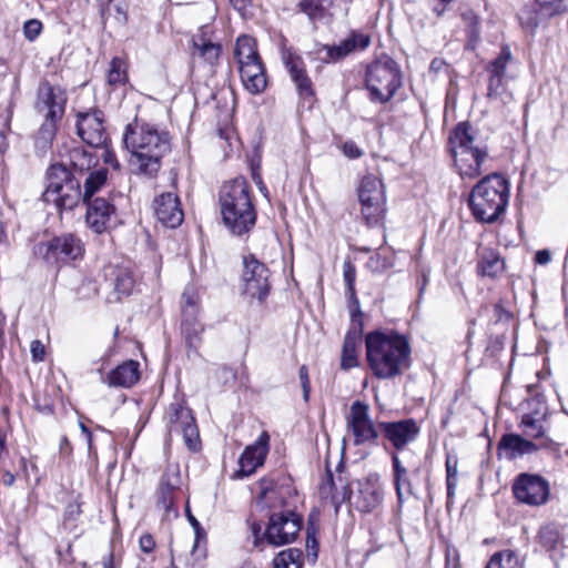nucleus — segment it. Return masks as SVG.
<instances>
[{
  "instance_id": "2",
  "label": "nucleus",
  "mask_w": 568,
  "mask_h": 568,
  "mask_svg": "<svg viewBox=\"0 0 568 568\" xmlns=\"http://www.w3.org/2000/svg\"><path fill=\"white\" fill-rule=\"evenodd\" d=\"M365 346L368 367L379 379L394 378L409 367V342L397 332H369L365 336Z\"/></svg>"
},
{
  "instance_id": "39",
  "label": "nucleus",
  "mask_w": 568,
  "mask_h": 568,
  "mask_svg": "<svg viewBox=\"0 0 568 568\" xmlns=\"http://www.w3.org/2000/svg\"><path fill=\"white\" fill-rule=\"evenodd\" d=\"M69 158L70 165L72 166L74 174H83L84 172L90 171L95 164V156L82 148L72 149L69 153Z\"/></svg>"
},
{
  "instance_id": "46",
  "label": "nucleus",
  "mask_w": 568,
  "mask_h": 568,
  "mask_svg": "<svg viewBox=\"0 0 568 568\" xmlns=\"http://www.w3.org/2000/svg\"><path fill=\"white\" fill-rule=\"evenodd\" d=\"M182 332L185 336L186 343L190 347L196 348L200 335L203 332L202 324L194 320V324L190 326H183Z\"/></svg>"
},
{
  "instance_id": "42",
  "label": "nucleus",
  "mask_w": 568,
  "mask_h": 568,
  "mask_svg": "<svg viewBox=\"0 0 568 568\" xmlns=\"http://www.w3.org/2000/svg\"><path fill=\"white\" fill-rule=\"evenodd\" d=\"M511 59L513 54L510 52V48L508 45H504L498 57L488 63V65L486 67V71L488 72L489 75L505 77L506 69Z\"/></svg>"
},
{
  "instance_id": "16",
  "label": "nucleus",
  "mask_w": 568,
  "mask_h": 568,
  "mask_svg": "<svg viewBox=\"0 0 568 568\" xmlns=\"http://www.w3.org/2000/svg\"><path fill=\"white\" fill-rule=\"evenodd\" d=\"M347 428L354 437V445H377L381 429L369 417V407L361 400H355L346 418Z\"/></svg>"
},
{
  "instance_id": "14",
  "label": "nucleus",
  "mask_w": 568,
  "mask_h": 568,
  "mask_svg": "<svg viewBox=\"0 0 568 568\" xmlns=\"http://www.w3.org/2000/svg\"><path fill=\"white\" fill-rule=\"evenodd\" d=\"M302 524V517L294 511L272 513L264 530L265 540L274 547L291 544L297 538Z\"/></svg>"
},
{
  "instance_id": "30",
  "label": "nucleus",
  "mask_w": 568,
  "mask_h": 568,
  "mask_svg": "<svg viewBox=\"0 0 568 568\" xmlns=\"http://www.w3.org/2000/svg\"><path fill=\"white\" fill-rule=\"evenodd\" d=\"M505 268V260L497 250L485 246L478 247L476 271L479 276L495 280L503 275Z\"/></svg>"
},
{
  "instance_id": "31",
  "label": "nucleus",
  "mask_w": 568,
  "mask_h": 568,
  "mask_svg": "<svg viewBox=\"0 0 568 568\" xmlns=\"http://www.w3.org/2000/svg\"><path fill=\"white\" fill-rule=\"evenodd\" d=\"M139 363L126 361L112 369L105 377V383L111 387H131L140 378Z\"/></svg>"
},
{
  "instance_id": "63",
  "label": "nucleus",
  "mask_w": 568,
  "mask_h": 568,
  "mask_svg": "<svg viewBox=\"0 0 568 568\" xmlns=\"http://www.w3.org/2000/svg\"><path fill=\"white\" fill-rule=\"evenodd\" d=\"M494 315L499 322L508 321L511 317V314L503 306L501 303L494 305Z\"/></svg>"
},
{
  "instance_id": "9",
  "label": "nucleus",
  "mask_w": 568,
  "mask_h": 568,
  "mask_svg": "<svg viewBox=\"0 0 568 568\" xmlns=\"http://www.w3.org/2000/svg\"><path fill=\"white\" fill-rule=\"evenodd\" d=\"M365 84L369 99L382 104L387 103L402 85V74L397 63L384 57L367 65Z\"/></svg>"
},
{
  "instance_id": "6",
  "label": "nucleus",
  "mask_w": 568,
  "mask_h": 568,
  "mask_svg": "<svg viewBox=\"0 0 568 568\" xmlns=\"http://www.w3.org/2000/svg\"><path fill=\"white\" fill-rule=\"evenodd\" d=\"M67 104L65 91L45 82L40 85L36 108L44 116L34 140L36 149L45 152L55 136L58 122L61 121Z\"/></svg>"
},
{
  "instance_id": "55",
  "label": "nucleus",
  "mask_w": 568,
  "mask_h": 568,
  "mask_svg": "<svg viewBox=\"0 0 568 568\" xmlns=\"http://www.w3.org/2000/svg\"><path fill=\"white\" fill-rule=\"evenodd\" d=\"M250 528L253 536V546L262 550V545L266 542L264 532L262 534V525L260 523L253 521Z\"/></svg>"
},
{
  "instance_id": "1",
  "label": "nucleus",
  "mask_w": 568,
  "mask_h": 568,
  "mask_svg": "<svg viewBox=\"0 0 568 568\" xmlns=\"http://www.w3.org/2000/svg\"><path fill=\"white\" fill-rule=\"evenodd\" d=\"M123 141L132 154L131 162L136 172L150 178L159 172L162 158L171 149L168 131L136 118L126 125Z\"/></svg>"
},
{
  "instance_id": "37",
  "label": "nucleus",
  "mask_w": 568,
  "mask_h": 568,
  "mask_svg": "<svg viewBox=\"0 0 568 568\" xmlns=\"http://www.w3.org/2000/svg\"><path fill=\"white\" fill-rule=\"evenodd\" d=\"M485 568H524V565L517 551L504 549L495 552Z\"/></svg>"
},
{
  "instance_id": "48",
  "label": "nucleus",
  "mask_w": 568,
  "mask_h": 568,
  "mask_svg": "<svg viewBox=\"0 0 568 568\" xmlns=\"http://www.w3.org/2000/svg\"><path fill=\"white\" fill-rule=\"evenodd\" d=\"M184 301L182 313L189 315H197L199 306H197V297L195 293L185 291L182 295Z\"/></svg>"
},
{
  "instance_id": "52",
  "label": "nucleus",
  "mask_w": 568,
  "mask_h": 568,
  "mask_svg": "<svg viewBox=\"0 0 568 568\" xmlns=\"http://www.w3.org/2000/svg\"><path fill=\"white\" fill-rule=\"evenodd\" d=\"M81 513V505L78 501L69 503L63 515L64 523L77 521Z\"/></svg>"
},
{
  "instance_id": "25",
  "label": "nucleus",
  "mask_w": 568,
  "mask_h": 568,
  "mask_svg": "<svg viewBox=\"0 0 568 568\" xmlns=\"http://www.w3.org/2000/svg\"><path fill=\"white\" fill-rule=\"evenodd\" d=\"M383 500V489L376 475H369L357 481L354 506L361 513H371Z\"/></svg>"
},
{
  "instance_id": "58",
  "label": "nucleus",
  "mask_w": 568,
  "mask_h": 568,
  "mask_svg": "<svg viewBox=\"0 0 568 568\" xmlns=\"http://www.w3.org/2000/svg\"><path fill=\"white\" fill-rule=\"evenodd\" d=\"M343 153L349 159H358L363 155L362 150L353 141H347L343 144Z\"/></svg>"
},
{
  "instance_id": "7",
  "label": "nucleus",
  "mask_w": 568,
  "mask_h": 568,
  "mask_svg": "<svg viewBox=\"0 0 568 568\" xmlns=\"http://www.w3.org/2000/svg\"><path fill=\"white\" fill-rule=\"evenodd\" d=\"M43 200L61 210H72L82 197L81 182L63 163L51 164L45 174Z\"/></svg>"
},
{
  "instance_id": "43",
  "label": "nucleus",
  "mask_w": 568,
  "mask_h": 568,
  "mask_svg": "<svg viewBox=\"0 0 568 568\" xmlns=\"http://www.w3.org/2000/svg\"><path fill=\"white\" fill-rule=\"evenodd\" d=\"M343 277L346 285V295L349 300V302L358 308L359 302L356 297L355 292V281H356V268L355 265L349 261L346 260L343 263Z\"/></svg>"
},
{
  "instance_id": "27",
  "label": "nucleus",
  "mask_w": 568,
  "mask_h": 568,
  "mask_svg": "<svg viewBox=\"0 0 568 568\" xmlns=\"http://www.w3.org/2000/svg\"><path fill=\"white\" fill-rule=\"evenodd\" d=\"M181 484V476L178 469L168 468L160 479L159 489L156 493V506L164 510L166 515L171 511L176 514L174 508L175 494Z\"/></svg>"
},
{
  "instance_id": "21",
  "label": "nucleus",
  "mask_w": 568,
  "mask_h": 568,
  "mask_svg": "<svg viewBox=\"0 0 568 568\" xmlns=\"http://www.w3.org/2000/svg\"><path fill=\"white\" fill-rule=\"evenodd\" d=\"M77 132L84 143L92 148L105 146L109 135L103 125V113L99 110L79 113Z\"/></svg>"
},
{
  "instance_id": "45",
  "label": "nucleus",
  "mask_w": 568,
  "mask_h": 568,
  "mask_svg": "<svg viewBox=\"0 0 568 568\" xmlns=\"http://www.w3.org/2000/svg\"><path fill=\"white\" fill-rule=\"evenodd\" d=\"M128 80L125 63L120 58H113L108 72V82L111 85L124 84Z\"/></svg>"
},
{
  "instance_id": "18",
  "label": "nucleus",
  "mask_w": 568,
  "mask_h": 568,
  "mask_svg": "<svg viewBox=\"0 0 568 568\" xmlns=\"http://www.w3.org/2000/svg\"><path fill=\"white\" fill-rule=\"evenodd\" d=\"M371 44V37L367 33L352 30L347 38L336 45L323 44L317 48V59L324 63H334L355 51H362Z\"/></svg>"
},
{
  "instance_id": "44",
  "label": "nucleus",
  "mask_w": 568,
  "mask_h": 568,
  "mask_svg": "<svg viewBox=\"0 0 568 568\" xmlns=\"http://www.w3.org/2000/svg\"><path fill=\"white\" fill-rule=\"evenodd\" d=\"M446 485H447V504L454 498L455 489L457 486V466L458 459L455 456L448 455L446 458Z\"/></svg>"
},
{
  "instance_id": "34",
  "label": "nucleus",
  "mask_w": 568,
  "mask_h": 568,
  "mask_svg": "<svg viewBox=\"0 0 568 568\" xmlns=\"http://www.w3.org/2000/svg\"><path fill=\"white\" fill-rule=\"evenodd\" d=\"M392 466L397 500L399 504H402L404 500V488H406L407 494H413L408 470L403 466L398 455L395 453L392 455Z\"/></svg>"
},
{
  "instance_id": "4",
  "label": "nucleus",
  "mask_w": 568,
  "mask_h": 568,
  "mask_svg": "<svg viewBox=\"0 0 568 568\" xmlns=\"http://www.w3.org/2000/svg\"><path fill=\"white\" fill-rule=\"evenodd\" d=\"M509 202V183L498 173L488 174L471 189L468 205L480 223H495Z\"/></svg>"
},
{
  "instance_id": "64",
  "label": "nucleus",
  "mask_w": 568,
  "mask_h": 568,
  "mask_svg": "<svg viewBox=\"0 0 568 568\" xmlns=\"http://www.w3.org/2000/svg\"><path fill=\"white\" fill-rule=\"evenodd\" d=\"M550 252L548 250H540V251H537L536 255H535V261L536 263L540 264V265H545L547 263L550 262Z\"/></svg>"
},
{
  "instance_id": "41",
  "label": "nucleus",
  "mask_w": 568,
  "mask_h": 568,
  "mask_svg": "<svg viewBox=\"0 0 568 568\" xmlns=\"http://www.w3.org/2000/svg\"><path fill=\"white\" fill-rule=\"evenodd\" d=\"M520 427H524V433L527 437L544 442L549 438L546 436V429L544 425L535 418L531 414H524L520 420Z\"/></svg>"
},
{
  "instance_id": "60",
  "label": "nucleus",
  "mask_w": 568,
  "mask_h": 568,
  "mask_svg": "<svg viewBox=\"0 0 568 568\" xmlns=\"http://www.w3.org/2000/svg\"><path fill=\"white\" fill-rule=\"evenodd\" d=\"M108 14L113 16L119 24H124L128 20L125 10L118 4H110L108 8Z\"/></svg>"
},
{
  "instance_id": "50",
  "label": "nucleus",
  "mask_w": 568,
  "mask_h": 568,
  "mask_svg": "<svg viewBox=\"0 0 568 568\" xmlns=\"http://www.w3.org/2000/svg\"><path fill=\"white\" fill-rule=\"evenodd\" d=\"M366 266L372 272H384L390 266V263L388 262V260L386 257H384L377 253L369 257V260L366 263Z\"/></svg>"
},
{
  "instance_id": "40",
  "label": "nucleus",
  "mask_w": 568,
  "mask_h": 568,
  "mask_svg": "<svg viewBox=\"0 0 568 568\" xmlns=\"http://www.w3.org/2000/svg\"><path fill=\"white\" fill-rule=\"evenodd\" d=\"M303 552L298 548L282 550L274 558V568H302Z\"/></svg>"
},
{
  "instance_id": "57",
  "label": "nucleus",
  "mask_w": 568,
  "mask_h": 568,
  "mask_svg": "<svg viewBox=\"0 0 568 568\" xmlns=\"http://www.w3.org/2000/svg\"><path fill=\"white\" fill-rule=\"evenodd\" d=\"M30 352H31L33 362L39 363L44 359V355H45L44 345L39 339H34L31 342Z\"/></svg>"
},
{
  "instance_id": "62",
  "label": "nucleus",
  "mask_w": 568,
  "mask_h": 568,
  "mask_svg": "<svg viewBox=\"0 0 568 568\" xmlns=\"http://www.w3.org/2000/svg\"><path fill=\"white\" fill-rule=\"evenodd\" d=\"M139 544H140L141 550L145 554H150L155 547V541H154L152 535H150V534L142 535L140 537Z\"/></svg>"
},
{
  "instance_id": "54",
  "label": "nucleus",
  "mask_w": 568,
  "mask_h": 568,
  "mask_svg": "<svg viewBox=\"0 0 568 568\" xmlns=\"http://www.w3.org/2000/svg\"><path fill=\"white\" fill-rule=\"evenodd\" d=\"M298 377L301 381V386L303 389V397L305 402H308L310 392H311V384H310V377H308V369L305 365H302L298 371Z\"/></svg>"
},
{
  "instance_id": "13",
  "label": "nucleus",
  "mask_w": 568,
  "mask_h": 568,
  "mask_svg": "<svg viewBox=\"0 0 568 568\" xmlns=\"http://www.w3.org/2000/svg\"><path fill=\"white\" fill-rule=\"evenodd\" d=\"M511 493L519 504L540 507L550 498V484L539 474L520 473L513 480Z\"/></svg>"
},
{
  "instance_id": "56",
  "label": "nucleus",
  "mask_w": 568,
  "mask_h": 568,
  "mask_svg": "<svg viewBox=\"0 0 568 568\" xmlns=\"http://www.w3.org/2000/svg\"><path fill=\"white\" fill-rule=\"evenodd\" d=\"M11 118L12 111L10 104H0V131L3 133L7 129H9Z\"/></svg>"
},
{
  "instance_id": "19",
  "label": "nucleus",
  "mask_w": 568,
  "mask_h": 568,
  "mask_svg": "<svg viewBox=\"0 0 568 568\" xmlns=\"http://www.w3.org/2000/svg\"><path fill=\"white\" fill-rule=\"evenodd\" d=\"M281 58L291 80L293 81L298 95L303 99H313L315 90L311 78L308 77L306 65L301 55L291 49L283 48Z\"/></svg>"
},
{
  "instance_id": "26",
  "label": "nucleus",
  "mask_w": 568,
  "mask_h": 568,
  "mask_svg": "<svg viewBox=\"0 0 568 568\" xmlns=\"http://www.w3.org/2000/svg\"><path fill=\"white\" fill-rule=\"evenodd\" d=\"M85 203L88 205L85 220L89 227L97 234H102L109 229L115 212L114 205L103 197H95Z\"/></svg>"
},
{
  "instance_id": "36",
  "label": "nucleus",
  "mask_w": 568,
  "mask_h": 568,
  "mask_svg": "<svg viewBox=\"0 0 568 568\" xmlns=\"http://www.w3.org/2000/svg\"><path fill=\"white\" fill-rule=\"evenodd\" d=\"M108 173L109 171L106 168H99L88 174L83 184L81 197L83 202L92 200V196L105 184Z\"/></svg>"
},
{
  "instance_id": "28",
  "label": "nucleus",
  "mask_w": 568,
  "mask_h": 568,
  "mask_svg": "<svg viewBox=\"0 0 568 568\" xmlns=\"http://www.w3.org/2000/svg\"><path fill=\"white\" fill-rule=\"evenodd\" d=\"M191 43L193 61H200L211 67L217 64L222 53V45L207 38L203 29L192 37Z\"/></svg>"
},
{
  "instance_id": "51",
  "label": "nucleus",
  "mask_w": 568,
  "mask_h": 568,
  "mask_svg": "<svg viewBox=\"0 0 568 568\" xmlns=\"http://www.w3.org/2000/svg\"><path fill=\"white\" fill-rule=\"evenodd\" d=\"M540 10H542L544 14L552 16L560 11L562 3L561 0H536Z\"/></svg>"
},
{
  "instance_id": "59",
  "label": "nucleus",
  "mask_w": 568,
  "mask_h": 568,
  "mask_svg": "<svg viewBox=\"0 0 568 568\" xmlns=\"http://www.w3.org/2000/svg\"><path fill=\"white\" fill-rule=\"evenodd\" d=\"M102 149H103V151H102L101 158H102L103 162L105 164H109L110 166H112L114 170H119L120 163L115 156V153L108 148V143L105 144V146H102Z\"/></svg>"
},
{
  "instance_id": "38",
  "label": "nucleus",
  "mask_w": 568,
  "mask_h": 568,
  "mask_svg": "<svg viewBox=\"0 0 568 568\" xmlns=\"http://www.w3.org/2000/svg\"><path fill=\"white\" fill-rule=\"evenodd\" d=\"M332 3V0H301L298 8L311 21L316 22L327 14Z\"/></svg>"
},
{
  "instance_id": "20",
  "label": "nucleus",
  "mask_w": 568,
  "mask_h": 568,
  "mask_svg": "<svg viewBox=\"0 0 568 568\" xmlns=\"http://www.w3.org/2000/svg\"><path fill=\"white\" fill-rule=\"evenodd\" d=\"M378 427L384 438L397 450L404 449L407 445L414 443L420 433V427L414 418L379 422Z\"/></svg>"
},
{
  "instance_id": "33",
  "label": "nucleus",
  "mask_w": 568,
  "mask_h": 568,
  "mask_svg": "<svg viewBox=\"0 0 568 568\" xmlns=\"http://www.w3.org/2000/svg\"><path fill=\"white\" fill-rule=\"evenodd\" d=\"M538 544L546 551L557 550L564 542L562 531L559 524L549 521L540 526L537 534Z\"/></svg>"
},
{
  "instance_id": "5",
  "label": "nucleus",
  "mask_w": 568,
  "mask_h": 568,
  "mask_svg": "<svg viewBox=\"0 0 568 568\" xmlns=\"http://www.w3.org/2000/svg\"><path fill=\"white\" fill-rule=\"evenodd\" d=\"M448 145L462 179H475L481 174V165L488 152L486 148L475 145V136L469 123L460 122L455 126L449 134Z\"/></svg>"
},
{
  "instance_id": "29",
  "label": "nucleus",
  "mask_w": 568,
  "mask_h": 568,
  "mask_svg": "<svg viewBox=\"0 0 568 568\" xmlns=\"http://www.w3.org/2000/svg\"><path fill=\"white\" fill-rule=\"evenodd\" d=\"M104 278L118 294V300L129 296L135 285L133 273L129 266L110 264L104 268Z\"/></svg>"
},
{
  "instance_id": "12",
  "label": "nucleus",
  "mask_w": 568,
  "mask_h": 568,
  "mask_svg": "<svg viewBox=\"0 0 568 568\" xmlns=\"http://www.w3.org/2000/svg\"><path fill=\"white\" fill-rule=\"evenodd\" d=\"M165 420L170 434L182 435L184 444L190 450L200 449L201 440L195 418L182 399H175L169 405Z\"/></svg>"
},
{
  "instance_id": "8",
  "label": "nucleus",
  "mask_w": 568,
  "mask_h": 568,
  "mask_svg": "<svg viewBox=\"0 0 568 568\" xmlns=\"http://www.w3.org/2000/svg\"><path fill=\"white\" fill-rule=\"evenodd\" d=\"M234 57L239 64V72L244 88L251 94L262 93L266 89L267 80L254 39L248 36L239 37L234 49Z\"/></svg>"
},
{
  "instance_id": "23",
  "label": "nucleus",
  "mask_w": 568,
  "mask_h": 568,
  "mask_svg": "<svg viewBox=\"0 0 568 568\" xmlns=\"http://www.w3.org/2000/svg\"><path fill=\"white\" fill-rule=\"evenodd\" d=\"M270 449V435L267 432H262L257 439L246 446L242 453L239 464L240 469L237 475L240 477L250 476L256 471V469L264 465L266 455Z\"/></svg>"
},
{
  "instance_id": "61",
  "label": "nucleus",
  "mask_w": 568,
  "mask_h": 568,
  "mask_svg": "<svg viewBox=\"0 0 568 568\" xmlns=\"http://www.w3.org/2000/svg\"><path fill=\"white\" fill-rule=\"evenodd\" d=\"M79 427L82 435L85 437L89 455H95L97 452L93 446V436L91 430L87 427V425L83 422H79Z\"/></svg>"
},
{
  "instance_id": "22",
  "label": "nucleus",
  "mask_w": 568,
  "mask_h": 568,
  "mask_svg": "<svg viewBox=\"0 0 568 568\" xmlns=\"http://www.w3.org/2000/svg\"><path fill=\"white\" fill-rule=\"evenodd\" d=\"M345 464L341 460L336 467L337 478L334 479L333 473L326 469V479L320 486V496L323 499H331V503L338 507L342 503L349 500L352 497V489L349 487L348 478L344 476Z\"/></svg>"
},
{
  "instance_id": "35",
  "label": "nucleus",
  "mask_w": 568,
  "mask_h": 568,
  "mask_svg": "<svg viewBox=\"0 0 568 568\" xmlns=\"http://www.w3.org/2000/svg\"><path fill=\"white\" fill-rule=\"evenodd\" d=\"M487 98L491 101L506 105L513 102L514 97L505 85V77L489 75L487 85Z\"/></svg>"
},
{
  "instance_id": "24",
  "label": "nucleus",
  "mask_w": 568,
  "mask_h": 568,
  "mask_svg": "<svg viewBox=\"0 0 568 568\" xmlns=\"http://www.w3.org/2000/svg\"><path fill=\"white\" fill-rule=\"evenodd\" d=\"M154 211L159 222L171 229L180 226L184 219L180 199L173 192L162 193L155 197Z\"/></svg>"
},
{
  "instance_id": "11",
  "label": "nucleus",
  "mask_w": 568,
  "mask_h": 568,
  "mask_svg": "<svg viewBox=\"0 0 568 568\" xmlns=\"http://www.w3.org/2000/svg\"><path fill=\"white\" fill-rule=\"evenodd\" d=\"M84 253L82 241L71 233H65L47 242H40L34 247V254L49 265L69 263L81 258Z\"/></svg>"
},
{
  "instance_id": "3",
  "label": "nucleus",
  "mask_w": 568,
  "mask_h": 568,
  "mask_svg": "<svg viewBox=\"0 0 568 568\" xmlns=\"http://www.w3.org/2000/svg\"><path fill=\"white\" fill-rule=\"evenodd\" d=\"M219 201L223 224L233 235L242 236L254 227L256 211L245 178L239 176L224 183Z\"/></svg>"
},
{
  "instance_id": "32",
  "label": "nucleus",
  "mask_w": 568,
  "mask_h": 568,
  "mask_svg": "<svg viewBox=\"0 0 568 568\" xmlns=\"http://www.w3.org/2000/svg\"><path fill=\"white\" fill-rule=\"evenodd\" d=\"M362 342L361 331L349 329L347 331L341 356V368L344 371L352 369L358 366L357 347Z\"/></svg>"
},
{
  "instance_id": "10",
  "label": "nucleus",
  "mask_w": 568,
  "mask_h": 568,
  "mask_svg": "<svg viewBox=\"0 0 568 568\" xmlns=\"http://www.w3.org/2000/svg\"><path fill=\"white\" fill-rule=\"evenodd\" d=\"M357 195L366 224H379L386 214V195L382 180L373 174L365 175L357 189Z\"/></svg>"
},
{
  "instance_id": "49",
  "label": "nucleus",
  "mask_w": 568,
  "mask_h": 568,
  "mask_svg": "<svg viewBox=\"0 0 568 568\" xmlns=\"http://www.w3.org/2000/svg\"><path fill=\"white\" fill-rule=\"evenodd\" d=\"M42 31V23L37 19H29L23 24L24 38L34 41Z\"/></svg>"
},
{
  "instance_id": "53",
  "label": "nucleus",
  "mask_w": 568,
  "mask_h": 568,
  "mask_svg": "<svg viewBox=\"0 0 568 568\" xmlns=\"http://www.w3.org/2000/svg\"><path fill=\"white\" fill-rule=\"evenodd\" d=\"M445 568H460L459 552L455 547L448 546L446 548Z\"/></svg>"
},
{
  "instance_id": "17",
  "label": "nucleus",
  "mask_w": 568,
  "mask_h": 568,
  "mask_svg": "<svg viewBox=\"0 0 568 568\" xmlns=\"http://www.w3.org/2000/svg\"><path fill=\"white\" fill-rule=\"evenodd\" d=\"M540 449L558 453L559 444L551 438L535 443L514 433L504 434L497 444L498 456H505L509 460H514L525 455L535 454Z\"/></svg>"
},
{
  "instance_id": "15",
  "label": "nucleus",
  "mask_w": 568,
  "mask_h": 568,
  "mask_svg": "<svg viewBox=\"0 0 568 568\" xmlns=\"http://www.w3.org/2000/svg\"><path fill=\"white\" fill-rule=\"evenodd\" d=\"M271 272L266 264L253 254L243 256L242 283L243 292L252 298L263 302L270 294Z\"/></svg>"
},
{
  "instance_id": "47",
  "label": "nucleus",
  "mask_w": 568,
  "mask_h": 568,
  "mask_svg": "<svg viewBox=\"0 0 568 568\" xmlns=\"http://www.w3.org/2000/svg\"><path fill=\"white\" fill-rule=\"evenodd\" d=\"M316 528L313 525H308L306 529V549L307 556L312 557V560L315 561L317 559L318 554V542L315 537Z\"/></svg>"
}]
</instances>
